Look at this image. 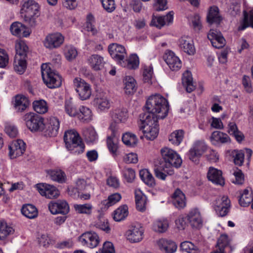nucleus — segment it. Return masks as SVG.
I'll list each match as a JSON object with an SVG mask.
<instances>
[{
	"label": "nucleus",
	"mask_w": 253,
	"mask_h": 253,
	"mask_svg": "<svg viewBox=\"0 0 253 253\" xmlns=\"http://www.w3.org/2000/svg\"><path fill=\"white\" fill-rule=\"evenodd\" d=\"M145 108L147 112L140 115L142 126L141 129L147 126L159 127L158 120L163 119L168 115L169 110L168 102L160 94H155L149 97L146 101Z\"/></svg>",
	"instance_id": "nucleus-1"
},
{
	"label": "nucleus",
	"mask_w": 253,
	"mask_h": 253,
	"mask_svg": "<svg viewBox=\"0 0 253 253\" xmlns=\"http://www.w3.org/2000/svg\"><path fill=\"white\" fill-rule=\"evenodd\" d=\"M163 160L159 165L155 166L154 170L155 176L161 179L165 180L167 175L174 173L173 167L178 168L182 164V160L177 153L171 149L165 147L161 149Z\"/></svg>",
	"instance_id": "nucleus-2"
},
{
	"label": "nucleus",
	"mask_w": 253,
	"mask_h": 253,
	"mask_svg": "<svg viewBox=\"0 0 253 253\" xmlns=\"http://www.w3.org/2000/svg\"><path fill=\"white\" fill-rule=\"evenodd\" d=\"M64 141L66 148L71 153L80 154L84 152L85 145L75 130L66 131L64 135Z\"/></svg>",
	"instance_id": "nucleus-3"
},
{
	"label": "nucleus",
	"mask_w": 253,
	"mask_h": 253,
	"mask_svg": "<svg viewBox=\"0 0 253 253\" xmlns=\"http://www.w3.org/2000/svg\"><path fill=\"white\" fill-rule=\"evenodd\" d=\"M39 5L34 0H28L24 2L20 9L21 17L31 26H35L37 18L40 15Z\"/></svg>",
	"instance_id": "nucleus-4"
},
{
	"label": "nucleus",
	"mask_w": 253,
	"mask_h": 253,
	"mask_svg": "<svg viewBox=\"0 0 253 253\" xmlns=\"http://www.w3.org/2000/svg\"><path fill=\"white\" fill-rule=\"evenodd\" d=\"M42 76L44 83L49 88H53L61 86L62 80L61 77L51 70L46 64L41 66Z\"/></svg>",
	"instance_id": "nucleus-5"
},
{
	"label": "nucleus",
	"mask_w": 253,
	"mask_h": 253,
	"mask_svg": "<svg viewBox=\"0 0 253 253\" xmlns=\"http://www.w3.org/2000/svg\"><path fill=\"white\" fill-rule=\"evenodd\" d=\"M24 119L26 126L31 131H42L43 130V119L40 115L29 113L25 115Z\"/></svg>",
	"instance_id": "nucleus-6"
},
{
	"label": "nucleus",
	"mask_w": 253,
	"mask_h": 253,
	"mask_svg": "<svg viewBox=\"0 0 253 253\" xmlns=\"http://www.w3.org/2000/svg\"><path fill=\"white\" fill-rule=\"evenodd\" d=\"M109 129L111 131L112 133L107 138V147L113 156H116L117 155V150L119 147L118 142L120 136L119 127L115 123H111Z\"/></svg>",
	"instance_id": "nucleus-7"
},
{
	"label": "nucleus",
	"mask_w": 253,
	"mask_h": 253,
	"mask_svg": "<svg viewBox=\"0 0 253 253\" xmlns=\"http://www.w3.org/2000/svg\"><path fill=\"white\" fill-rule=\"evenodd\" d=\"M74 84L80 99L82 100L88 99L91 94L90 84L80 78L74 80Z\"/></svg>",
	"instance_id": "nucleus-8"
},
{
	"label": "nucleus",
	"mask_w": 253,
	"mask_h": 253,
	"mask_svg": "<svg viewBox=\"0 0 253 253\" xmlns=\"http://www.w3.org/2000/svg\"><path fill=\"white\" fill-rule=\"evenodd\" d=\"M207 149V146L204 141H196L189 151V159L193 162L198 164L200 157L206 152Z\"/></svg>",
	"instance_id": "nucleus-9"
},
{
	"label": "nucleus",
	"mask_w": 253,
	"mask_h": 253,
	"mask_svg": "<svg viewBox=\"0 0 253 253\" xmlns=\"http://www.w3.org/2000/svg\"><path fill=\"white\" fill-rule=\"evenodd\" d=\"M64 41V36L60 33L48 34L44 41V45L47 48L52 49L61 46Z\"/></svg>",
	"instance_id": "nucleus-10"
},
{
	"label": "nucleus",
	"mask_w": 253,
	"mask_h": 253,
	"mask_svg": "<svg viewBox=\"0 0 253 253\" xmlns=\"http://www.w3.org/2000/svg\"><path fill=\"white\" fill-rule=\"evenodd\" d=\"M79 240L83 245H86L90 248L96 247L99 243L98 235L91 231L83 233L79 237Z\"/></svg>",
	"instance_id": "nucleus-11"
},
{
	"label": "nucleus",
	"mask_w": 253,
	"mask_h": 253,
	"mask_svg": "<svg viewBox=\"0 0 253 253\" xmlns=\"http://www.w3.org/2000/svg\"><path fill=\"white\" fill-rule=\"evenodd\" d=\"M230 207V201L225 196L218 198L215 203V210L219 216L223 217L227 214Z\"/></svg>",
	"instance_id": "nucleus-12"
},
{
	"label": "nucleus",
	"mask_w": 253,
	"mask_h": 253,
	"mask_svg": "<svg viewBox=\"0 0 253 253\" xmlns=\"http://www.w3.org/2000/svg\"><path fill=\"white\" fill-rule=\"evenodd\" d=\"M108 50L111 57L120 64L125 59L126 56V49L122 45L112 43L108 47Z\"/></svg>",
	"instance_id": "nucleus-13"
},
{
	"label": "nucleus",
	"mask_w": 253,
	"mask_h": 253,
	"mask_svg": "<svg viewBox=\"0 0 253 253\" xmlns=\"http://www.w3.org/2000/svg\"><path fill=\"white\" fill-rule=\"evenodd\" d=\"M37 188L42 196L47 198L52 199L57 198L59 195L58 190L54 186L47 184H39Z\"/></svg>",
	"instance_id": "nucleus-14"
},
{
	"label": "nucleus",
	"mask_w": 253,
	"mask_h": 253,
	"mask_svg": "<svg viewBox=\"0 0 253 253\" xmlns=\"http://www.w3.org/2000/svg\"><path fill=\"white\" fill-rule=\"evenodd\" d=\"M48 209L52 214L60 213L63 215L69 211V206L65 201H51L48 204Z\"/></svg>",
	"instance_id": "nucleus-15"
},
{
	"label": "nucleus",
	"mask_w": 253,
	"mask_h": 253,
	"mask_svg": "<svg viewBox=\"0 0 253 253\" xmlns=\"http://www.w3.org/2000/svg\"><path fill=\"white\" fill-rule=\"evenodd\" d=\"M208 38L216 48H222L225 45L226 41L219 31L211 29L208 34Z\"/></svg>",
	"instance_id": "nucleus-16"
},
{
	"label": "nucleus",
	"mask_w": 253,
	"mask_h": 253,
	"mask_svg": "<svg viewBox=\"0 0 253 253\" xmlns=\"http://www.w3.org/2000/svg\"><path fill=\"white\" fill-rule=\"evenodd\" d=\"M144 230L139 224L130 227L126 232L127 239L131 242H138L143 238Z\"/></svg>",
	"instance_id": "nucleus-17"
},
{
	"label": "nucleus",
	"mask_w": 253,
	"mask_h": 253,
	"mask_svg": "<svg viewBox=\"0 0 253 253\" xmlns=\"http://www.w3.org/2000/svg\"><path fill=\"white\" fill-rule=\"evenodd\" d=\"M164 59L172 71H177L181 67L180 60L171 51H167L164 56Z\"/></svg>",
	"instance_id": "nucleus-18"
},
{
	"label": "nucleus",
	"mask_w": 253,
	"mask_h": 253,
	"mask_svg": "<svg viewBox=\"0 0 253 253\" xmlns=\"http://www.w3.org/2000/svg\"><path fill=\"white\" fill-rule=\"evenodd\" d=\"M60 126V122L57 118L51 117L48 120L46 126L44 135L49 137H54L58 134Z\"/></svg>",
	"instance_id": "nucleus-19"
},
{
	"label": "nucleus",
	"mask_w": 253,
	"mask_h": 253,
	"mask_svg": "<svg viewBox=\"0 0 253 253\" xmlns=\"http://www.w3.org/2000/svg\"><path fill=\"white\" fill-rule=\"evenodd\" d=\"M25 143L21 139L14 141L9 146V156L11 158H15L22 155L25 151Z\"/></svg>",
	"instance_id": "nucleus-20"
},
{
	"label": "nucleus",
	"mask_w": 253,
	"mask_h": 253,
	"mask_svg": "<svg viewBox=\"0 0 253 253\" xmlns=\"http://www.w3.org/2000/svg\"><path fill=\"white\" fill-rule=\"evenodd\" d=\"M173 12L170 11L167 15L164 16H153L151 22V25L154 26L161 29L167 23L169 24L173 21Z\"/></svg>",
	"instance_id": "nucleus-21"
},
{
	"label": "nucleus",
	"mask_w": 253,
	"mask_h": 253,
	"mask_svg": "<svg viewBox=\"0 0 253 253\" xmlns=\"http://www.w3.org/2000/svg\"><path fill=\"white\" fill-rule=\"evenodd\" d=\"M207 177L210 181L217 185H224V179L222 176V172L220 170L210 167L207 173Z\"/></svg>",
	"instance_id": "nucleus-22"
},
{
	"label": "nucleus",
	"mask_w": 253,
	"mask_h": 253,
	"mask_svg": "<svg viewBox=\"0 0 253 253\" xmlns=\"http://www.w3.org/2000/svg\"><path fill=\"white\" fill-rule=\"evenodd\" d=\"M10 30L13 35L18 37H27L30 34L28 28L19 22H13L10 26Z\"/></svg>",
	"instance_id": "nucleus-23"
},
{
	"label": "nucleus",
	"mask_w": 253,
	"mask_h": 253,
	"mask_svg": "<svg viewBox=\"0 0 253 253\" xmlns=\"http://www.w3.org/2000/svg\"><path fill=\"white\" fill-rule=\"evenodd\" d=\"M229 239L227 235H220L216 243L215 253H227L231 251Z\"/></svg>",
	"instance_id": "nucleus-24"
},
{
	"label": "nucleus",
	"mask_w": 253,
	"mask_h": 253,
	"mask_svg": "<svg viewBox=\"0 0 253 253\" xmlns=\"http://www.w3.org/2000/svg\"><path fill=\"white\" fill-rule=\"evenodd\" d=\"M187 220L193 228H200L202 225V218L200 212L197 209L191 210L187 216Z\"/></svg>",
	"instance_id": "nucleus-25"
},
{
	"label": "nucleus",
	"mask_w": 253,
	"mask_h": 253,
	"mask_svg": "<svg viewBox=\"0 0 253 253\" xmlns=\"http://www.w3.org/2000/svg\"><path fill=\"white\" fill-rule=\"evenodd\" d=\"M111 117L113 122L118 126V123H124L128 118L127 110L125 108H117L111 112Z\"/></svg>",
	"instance_id": "nucleus-26"
},
{
	"label": "nucleus",
	"mask_w": 253,
	"mask_h": 253,
	"mask_svg": "<svg viewBox=\"0 0 253 253\" xmlns=\"http://www.w3.org/2000/svg\"><path fill=\"white\" fill-rule=\"evenodd\" d=\"M179 46L181 50L189 55H193L195 52L193 42L189 37H181L179 40Z\"/></svg>",
	"instance_id": "nucleus-27"
},
{
	"label": "nucleus",
	"mask_w": 253,
	"mask_h": 253,
	"mask_svg": "<svg viewBox=\"0 0 253 253\" xmlns=\"http://www.w3.org/2000/svg\"><path fill=\"white\" fill-rule=\"evenodd\" d=\"M172 204L178 209L184 208L186 206V198L184 194L179 189L175 190L172 195Z\"/></svg>",
	"instance_id": "nucleus-28"
},
{
	"label": "nucleus",
	"mask_w": 253,
	"mask_h": 253,
	"mask_svg": "<svg viewBox=\"0 0 253 253\" xmlns=\"http://www.w3.org/2000/svg\"><path fill=\"white\" fill-rule=\"evenodd\" d=\"M158 246L160 249L166 253H173L177 249V245L175 242L164 239L158 241Z\"/></svg>",
	"instance_id": "nucleus-29"
},
{
	"label": "nucleus",
	"mask_w": 253,
	"mask_h": 253,
	"mask_svg": "<svg viewBox=\"0 0 253 253\" xmlns=\"http://www.w3.org/2000/svg\"><path fill=\"white\" fill-rule=\"evenodd\" d=\"M88 62L91 68L94 71L102 70L105 62L103 58L97 54H94L88 58Z\"/></svg>",
	"instance_id": "nucleus-30"
},
{
	"label": "nucleus",
	"mask_w": 253,
	"mask_h": 253,
	"mask_svg": "<svg viewBox=\"0 0 253 253\" xmlns=\"http://www.w3.org/2000/svg\"><path fill=\"white\" fill-rule=\"evenodd\" d=\"M243 16L244 18L241 21L240 25L238 28V30H244L249 27L253 28V9L249 12L244 11Z\"/></svg>",
	"instance_id": "nucleus-31"
},
{
	"label": "nucleus",
	"mask_w": 253,
	"mask_h": 253,
	"mask_svg": "<svg viewBox=\"0 0 253 253\" xmlns=\"http://www.w3.org/2000/svg\"><path fill=\"white\" fill-rule=\"evenodd\" d=\"M207 22L210 24H219L221 20V17L219 13V9L216 6L210 8L207 17Z\"/></svg>",
	"instance_id": "nucleus-32"
},
{
	"label": "nucleus",
	"mask_w": 253,
	"mask_h": 253,
	"mask_svg": "<svg viewBox=\"0 0 253 253\" xmlns=\"http://www.w3.org/2000/svg\"><path fill=\"white\" fill-rule=\"evenodd\" d=\"M29 104L28 99L23 95H17L15 97L14 107L18 112L24 111Z\"/></svg>",
	"instance_id": "nucleus-33"
},
{
	"label": "nucleus",
	"mask_w": 253,
	"mask_h": 253,
	"mask_svg": "<svg viewBox=\"0 0 253 253\" xmlns=\"http://www.w3.org/2000/svg\"><path fill=\"white\" fill-rule=\"evenodd\" d=\"M241 195L239 199L240 205L242 207H246L253 201V196L251 190L249 188L244 189L243 192L240 193Z\"/></svg>",
	"instance_id": "nucleus-34"
},
{
	"label": "nucleus",
	"mask_w": 253,
	"mask_h": 253,
	"mask_svg": "<svg viewBox=\"0 0 253 253\" xmlns=\"http://www.w3.org/2000/svg\"><path fill=\"white\" fill-rule=\"evenodd\" d=\"M210 138L212 143L214 145L218 143H225L230 141V137L227 134L219 131L213 132Z\"/></svg>",
	"instance_id": "nucleus-35"
},
{
	"label": "nucleus",
	"mask_w": 253,
	"mask_h": 253,
	"mask_svg": "<svg viewBox=\"0 0 253 253\" xmlns=\"http://www.w3.org/2000/svg\"><path fill=\"white\" fill-rule=\"evenodd\" d=\"M93 105L100 111H104L110 108L109 99L106 96H97L93 101Z\"/></svg>",
	"instance_id": "nucleus-36"
},
{
	"label": "nucleus",
	"mask_w": 253,
	"mask_h": 253,
	"mask_svg": "<svg viewBox=\"0 0 253 253\" xmlns=\"http://www.w3.org/2000/svg\"><path fill=\"white\" fill-rule=\"evenodd\" d=\"M78 112V118L84 123H87L90 121L92 119V114L91 110L84 106H81Z\"/></svg>",
	"instance_id": "nucleus-37"
},
{
	"label": "nucleus",
	"mask_w": 253,
	"mask_h": 253,
	"mask_svg": "<svg viewBox=\"0 0 253 253\" xmlns=\"http://www.w3.org/2000/svg\"><path fill=\"white\" fill-rule=\"evenodd\" d=\"M139 64L138 57L136 54H132L128 59H124L120 64L129 69H135L138 68Z\"/></svg>",
	"instance_id": "nucleus-38"
},
{
	"label": "nucleus",
	"mask_w": 253,
	"mask_h": 253,
	"mask_svg": "<svg viewBox=\"0 0 253 253\" xmlns=\"http://www.w3.org/2000/svg\"><path fill=\"white\" fill-rule=\"evenodd\" d=\"M182 84L188 92H191L195 89V85L193 84L191 72L187 71L183 73Z\"/></svg>",
	"instance_id": "nucleus-39"
},
{
	"label": "nucleus",
	"mask_w": 253,
	"mask_h": 253,
	"mask_svg": "<svg viewBox=\"0 0 253 253\" xmlns=\"http://www.w3.org/2000/svg\"><path fill=\"white\" fill-rule=\"evenodd\" d=\"M135 194L136 209L140 211H145L147 201L146 197L140 190L135 191Z\"/></svg>",
	"instance_id": "nucleus-40"
},
{
	"label": "nucleus",
	"mask_w": 253,
	"mask_h": 253,
	"mask_svg": "<svg viewBox=\"0 0 253 253\" xmlns=\"http://www.w3.org/2000/svg\"><path fill=\"white\" fill-rule=\"evenodd\" d=\"M27 67L26 58L15 56L14 60V69L19 74H22L25 72Z\"/></svg>",
	"instance_id": "nucleus-41"
},
{
	"label": "nucleus",
	"mask_w": 253,
	"mask_h": 253,
	"mask_svg": "<svg viewBox=\"0 0 253 253\" xmlns=\"http://www.w3.org/2000/svg\"><path fill=\"white\" fill-rule=\"evenodd\" d=\"M22 213L29 218H34L38 215L37 208L31 204H27L23 206L21 209Z\"/></svg>",
	"instance_id": "nucleus-42"
},
{
	"label": "nucleus",
	"mask_w": 253,
	"mask_h": 253,
	"mask_svg": "<svg viewBox=\"0 0 253 253\" xmlns=\"http://www.w3.org/2000/svg\"><path fill=\"white\" fill-rule=\"evenodd\" d=\"M16 55L19 57L26 58L28 52V47L23 41L17 42L15 43Z\"/></svg>",
	"instance_id": "nucleus-43"
},
{
	"label": "nucleus",
	"mask_w": 253,
	"mask_h": 253,
	"mask_svg": "<svg viewBox=\"0 0 253 253\" xmlns=\"http://www.w3.org/2000/svg\"><path fill=\"white\" fill-rule=\"evenodd\" d=\"M139 175L142 180L148 186L153 187L155 185L154 178L147 169L140 170Z\"/></svg>",
	"instance_id": "nucleus-44"
},
{
	"label": "nucleus",
	"mask_w": 253,
	"mask_h": 253,
	"mask_svg": "<svg viewBox=\"0 0 253 253\" xmlns=\"http://www.w3.org/2000/svg\"><path fill=\"white\" fill-rule=\"evenodd\" d=\"M125 84L124 89L126 94H131L136 91V82L132 77L126 76L125 80Z\"/></svg>",
	"instance_id": "nucleus-45"
},
{
	"label": "nucleus",
	"mask_w": 253,
	"mask_h": 253,
	"mask_svg": "<svg viewBox=\"0 0 253 253\" xmlns=\"http://www.w3.org/2000/svg\"><path fill=\"white\" fill-rule=\"evenodd\" d=\"M128 215V208L124 205L118 208L114 211L113 218L117 221L124 219Z\"/></svg>",
	"instance_id": "nucleus-46"
},
{
	"label": "nucleus",
	"mask_w": 253,
	"mask_h": 253,
	"mask_svg": "<svg viewBox=\"0 0 253 253\" xmlns=\"http://www.w3.org/2000/svg\"><path fill=\"white\" fill-rule=\"evenodd\" d=\"M184 131L182 130H176L169 135V141L173 145H179L183 140Z\"/></svg>",
	"instance_id": "nucleus-47"
},
{
	"label": "nucleus",
	"mask_w": 253,
	"mask_h": 253,
	"mask_svg": "<svg viewBox=\"0 0 253 253\" xmlns=\"http://www.w3.org/2000/svg\"><path fill=\"white\" fill-rule=\"evenodd\" d=\"M50 178L59 183H63L65 181L66 175L61 170H53L48 172Z\"/></svg>",
	"instance_id": "nucleus-48"
},
{
	"label": "nucleus",
	"mask_w": 253,
	"mask_h": 253,
	"mask_svg": "<svg viewBox=\"0 0 253 253\" xmlns=\"http://www.w3.org/2000/svg\"><path fill=\"white\" fill-rule=\"evenodd\" d=\"M228 126L229 133L233 135L238 142H241L244 139V135L238 129L236 125L234 123H230Z\"/></svg>",
	"instance_id": "nucleus-49"
},
{
	"label": "nucleus",
	"mask_w": 253,
	"mask_h": 253,
	"mask_svg": "<svg viewBox=\"0 0 253 253\" xmlns=\"http://www.w3.org/2000/svg\"><path fill=\"white\" fill-rule=\"evenodd\" d=\"M64 54L65 58L68 61L75 59L78 55L76 48L71 45H66L64 46Z\"/></svg>",
	"instance_id": "nucleus-50"
},
{
	"label": "nucleus",
	"mask_w": 253,
	"mask_h": 253,
	"mask_svg": "<svg viewBox=\"0 0 253 253\" xmlns=\"http://www.w3.org/2000/svg\"><path fill=\"white\" fill-rule=\"evenodd\" d=\"M83 134L85 140L89 142H93L98 138L97 134L92 127L85 128L83 131Z\"/></svg>",
	"instance_id": "nucleus-51"
},
{
	"label": "nucleus",
	"mask_w": 253,
	"mask_h": 253,
	"mask_svg": "<svg viewBox=\"0 0 253 253\" xmlns=\"http://www.w3.org/2000/svg\"><path fill=\"white\" fill-rule=\"evenodd\" d=\"M14 230L5 222H0V239L3 240L8 235L13 234Z\"/></svg>",
	"instance_id": "nucleus-52"
},
{
	"label": "nucleus",
	"mask_w": 253,
	"mask_h": 253,
	"mask_svg": "<svg viewBox=\"0 0 253 253\" xmlns=\"http://www.w3.org/2000/svg\"><path fill=\"white\" fill-rule=\"evenodd\" d=\"M180 248L183 251L188 253H199L200 252L198 247L189 241L182 242L180 244Z\"/></svg>",
	"instance_id": "nucleus-53"
},
{
	"label": "nucleus",
	"mask_w": 253,
	"mask_h": 253,
	"mask_svg": "<svg viewBox=\"0 0 253 253\" xmlns=\"http://www.w3.org/2000/svg\"><path fill=\"white\" fill-rule=\"evenodd\" d=\"M145 137L150 140H153L158 136L159 127H150L147 126L145 129H142Z\"/></svg>",
	"instance_id": "nucleus-54"
},
{
	"label": "nucleus",
	"mask_w": 253,
	"mask_h": 253,
	"mask_svg": "<svg viewBox=\"0 0 253 253\" xmlns=\"http://www.w3.org/2000/svg\"><path fill=\"white\" fill-rule=\"evenodd\" d=\"M122 141L127 146H134L137 142L136 136L132 133L126 132L122 136Z\"/></svg>",
	"instance_id": "nucleus-55"
},
{
	"label": "nucleus",
	"mask_w": 253,
	"mask_h": 253,
	"mask_svg": "<svg viewBox=\"0 0 253 253\" xmlns=\"http://www.w3.org/2000/svg\"><path fill=\"white\" fill-rule=\"evenodd\" d=\"M169 227L168 221L166 220H157L153 225V230L157 232L163 233L167 231Z\"/></svg>",
	"instance_id": "nucleus-56"
},
{
	"label": "nucleus",
	"mask_w": 253,
	"mask_h": 253,
	"mask_svg": "<svg viewBox=\"0 0 253 253\" xmlns=\"http://www.w3.org/2000/svg\"><path fill=\"white\" fill-rule=\"evenodd\" d=\"M65 110L66 113L71 117L78 115V110L75 104L71 101H66L65 103Z\"/></svg>",
	"instance_id": "nucleus-57"
},
{
	"label": "nucleus",
	"mask_w": 253,
	"mask_h": 253,
	"mask_svg": "<svg viewBox=\"0 0 253 253\" xmlns=\"http://www.w3.org/2000/svg\"><path fill=\"white\" fill-rule=\"evenodd\" d=\"M121 199V195L118 193H116L110 195L108 199L103 200L102 204L105 207H109L119 202Z\"/></svg>",
	"instance_id": "nucleus-58"
},
{
	"label": "nucleus",
	"mask_w": 253,
	"mask_h": 253,
	"mask_svg": "<svg viewBox=\"0 0 253 253\" xmlns=\"http://www.w3.org/2000/svg\"><path fill=\"white\" fill-rule=\"evenodd\" d=\"M74 207L76 211L79 213L90 214L91 213L92 206L89 204H76Z\"/></svg>",
	"instance_id": "nucleus-59"
},
{
	"label": "nucleus",
	"mask_w": 253,
	"mask_h": 253,
	"mask_svg": "<svg viewBox=\"0 0 253 253\" xmlns=\"http://www.w3.org/2000/svg\"><path fill=\"white\" fill-rule=\"evenodd\" d=\"M33 108L34 110L39 114H43L47 111L46 103L43 100L34 102Z\"/></svg>",
	"instance_id": "nucleus-60"
},
{
	"label": "nucleus",
	"mask_w": 253,
	"mask_h": 253,
	"mask_svg": "<svg viewBox=\"0 0 253 253\" xmlns=\"http://www.w3.org/2000/svg\"><path fill=\"white\" fill-rule=\"evenodd\" d=\"M86 186V181L83 179H79L77 182H76V189H73L71 190H69L68 193L69 194H70L71 196H72L74 197V198H76V194L75 193L74 194H73V193L74 191L78 190H84L85 189Z\"/></svg>",
	"instance_id": "nucleus-61"
},
{
	"label": "nucleus",
	"mask_w": 253,
	"mask_h": 253,
	"mask_svg": "<svg viewBox=\"0 0 253 253\" xmlns=\"http://www.w3.org/2000/svg\"><path fill=\"white\" fill-rule=\"evenodd\" d=\"M104 9L108 12H112L116 8L114 0H100Z\"/></svg>",
	"instance_id": "nucleus-62"
},
{
	"label": "nucleus",
	"mask_w": 253,
	"mask_h": 253,
	"mask_svg": "<svg viewBox=\"0 0 253 253\" xmlns=\"http://www.w3.org/2000/svg\"><path fill=\"white\" fill-rule=\"evenodd\" d=\"M153 74V68L149 66H145L143 73V80L145 83L151 82Z\"/></svg>",
	"instance_id": "nucleus-63"
},
{
	"label": "nucleus",
	"mask_w": 253,
	"mask_h": 253,
	"mask_svg": "<svg viewBox=\"0 0 253 253\" xmlns=\"http://www.w3.org/2000/svg\"><path fill=\"white\" fill-rule=\"evenodd\" d=\"M101 253H115L113 244L110 242H106L104 243Z\"/></svg>",
	"instance_id": "nucleus-64"
}]
</instances>
